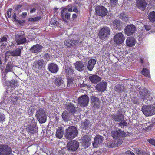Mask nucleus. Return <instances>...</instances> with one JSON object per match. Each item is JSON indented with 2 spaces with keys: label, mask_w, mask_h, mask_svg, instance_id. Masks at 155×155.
Returning <instances> with one entry per match:
<instances>
[{
  "label": "nucleus",
  "mask_w": 155,
  "mask_h": 155,
  "mask_svg": "<svg viewBox=\"0 0 155 155\" xmlns=\"http://www.w3.org/2000/svg\"><path fill=\"white\" fill-rule=\"evenodd\" d=\"M64 134V130L61 127H59L56 132V137L59 138H61L62 137Z\"/></svg>",
  "instance_id": "obj_32"
},
{
  "label": "nucleus",
  "mask_w": 155,
  "mask_h": 155,
  "mask_svg": "<svg viewBox=\"0 0 155 155\" xmlns=\"http://www.w3.org/2000/svg\"><path fill=\"white\" fill-rule=\"evenodd\" d=\"M65 72L66 73L67 76L71 75L73 74L74 70L72 67H67L65 70Z\"/></svg>",
  "instance_id": "obj_41"
},
{
  "label": "nucleus",
  "mask_w": 155,
  "mask_h": 155,
  "mask_svg": "<svg viewBox=\"0 0 155 155\" xmlns=\"http://www.w3.org/2000/svg\"><path fill=\"white\" fill-rule=\"evenodd\" d=\"M13 19L14 20L15 22L16 21V20H18L16 18V15L15 13L13 15Z\"/></svg>",
  "instance_id": "obj_63"
},
{
  "label": "nucleus",
  "mask_w": 155,
  "mask_h": 155,
  "mask_svg": "<svg viewBox=\"0 0 155 155\" xmlns=\"http://www.w3.org/2000/svg\"><path fill=\"white\" fill-rule=\"evenodd\" d=\"M131 102L132 104H138L139 103L138 98L136 97H132Z\"/></svg>",
  "instance_id": "obj_46"
},
{
  "label": "nucleus",
  "mask_w": 155,
  "mask_h": 155,
  "mask_svg": "<svg viewBox=\"0 0 155 155\" xmlns=\"http://www.w3.org/2000/svg\"><path fill=\"white\" fill-rule=\"evenodd\" d=\"M25 33L22 31H17L15 35V41L17 45L25 43L27 40L25 35Z\"/></svg>",
  "instance_id": "obj_2"
},
{
  "label": "nucleus",
  "mask_w": 155,
  "mask_h": 155,
  "mask_svg": "<svg viewBox=\"0 0 155 155\" xmlns=\"http://www.w3.org/2000/svg\"><path fill=\"white\" fill-rule=\"evenodd\" d=\"M48 68L49 71L53 73H56L59 70L58 65L54 63L49 64L48 65Z\"/></svg>",
  "instance_id": "obj_23"
},
{
  "label": "nucleus",
  "mask_w": 155,
  "mask_h": 155,
  "mask_svg": "<svg viewBox=\"0 0 155 155\" xmlns=\"http://www.w3.org/2000/svg\"><path fill=\"white\" fill-rule=\"evenodd\" d=\"M6 14L8 17L10 18L11 16V10L10 9H8L6 12Z\"/></svg>",
  "instance_id": "obj_55"
},
{
  "label": "nucleus",
  "mask_w": 155,
  "mask_h": 155,
  "mask_svg": "<svg viewBox=\"0 0 155 155\" xmlns=\"http://www.w3.org/2000/svg\"><path fill=\"white\" fill-rule=\"evenodd\" d=\"M111 136L114 139L118 140L119 139H124L126 136V133L121 129H118L117 130L112 131L111 132Z\"/></svg>",
  "instance_id": "obj_5"
},
{
  "label": "nucleus",
  "mask_w": 155,
  "mask_h": 155,
  "mask_svg": "<svg viewBox=\"0 0 155 155\" xmlns=\"http://www.w3.org/2000/svg\"><path fill=\"white\" fill-rule=\"evenodd\" d=\"M43 61L42 60H38L36 63V67L37 68H41L42 67Z\"/></svg>",
  "instance_id": "obj_45"
},
{
  "label": "nucleus",
  "mask_w": 155,
  "mask_h": 155,
  "mask_svg": "<svg viewBox=\"0 0 155 155\" xmlns=\"http://www.w3.org/2000/svg\"><path fill=\"white\" fill-rule=\"evenodd\" d=\"M96 62V60L93 59H91L88 61L87 67L90 71H92Z\"/></svg>",
  "instance_id": "obj_30"
},
{
  "label": "nucleus",
  "mask_w": 155,
  "mask_h": 155,
  "mask_svg": "<svg viewBox=\"0 0 155 155\" xmlns=\"http://www.w3.org/2000/svg\"><path fill=\"white\" fill-rule=\"evenodd\" d=\"M108 146L109 147L111 148L117 147L116 143L113 142H110L109 143V144H108Z\"/></svg>",
  "instance_id": "obj_52"
},
{
  "label": "nucleus",
  "mask_w": 155,
  "mask_h": 155,
  "mask_svg": "<svg viewBox=\"0 0 155 155\" xmlns=\"http://www.w3.org/2000/svg\"><path fill=\"white\" fill-rule=\"evenodd\" d=\"M90 81L93 83L96 84L101 80V78L97 75H94L89 77Z\"/></svg>",
  "instance_id": "obj_29"
},
{
  "label": "nucleus",
  "mask_w": 155,
  "mask_h": 155,
  "mask_svg": "<svg viewBox=\"0 0 155 155\" xmlns=\"http://www.w3.org/2000/svg\"><path fill=\"white\" fill-rule=\"evenodd\" d=\"M135 153L137 154L140 155H147V153L144 150L140 148H136L135 149Z\"/></svg>",
  "instance_id": "obj_33"
},
{
  "label": "nucleus",
  "mask_w": 155,
  "mask_h": 155,
  "mask_svg": "<svg viewBox=\"0 0 155 155\" xmlns=\"http://www.w3.org/2000/svg\"><path fill=\"white\" fill-rule=\"evenodd\" d=\"M63 82V81L61 77H57L55 79L54 84L57 86H59Z\"/></svg>",
  "instance_id": "obj_38"
},
{
  "label": "nucleus",
  "mask_w": 155,
  "mask_h": 155,
  "mask_svg": "<svg viewBox=\"0 0 155 155\" xmlns=\"http://www.w3.org/2000/svg\"><path fill=\"white\" fill-rule=\"evenodd\" d=\"M4 116L0 114V122H2L4 120Z\"/></svg>",
  "instance_id": "obj_59"
},
{
  "label": "nucleus",
  "mask_w": 155,
  "mask_h": 155,
  "mask_svg": "<svg viewBox=\"0 0 155 155\" xmlns=\"http://www.w3.org/2000/svg\"><path fill=\"white\" fill-rule=\"evenodd\" d=\"M124 139H118L117 142L116 143L117 147L120 145L122 144L123 143V141L122 140H123Z\"/></svg>",
  "instance_id": "obj_53"
},
{
  "label": "nucleus",
  "mask_w": 155,
  "mask_h": 155,
  "mask_svg": "<svg viewBox=\"0 0 155 155\" xmlns=\"http://www.w3.org/2000/svg\"><path fill=\"white\" fill-rule=\"evenodd\" d=\"M67 110L68 111L70 114H74L76 112V108L72 103H70L66 105V106Z\"/></svg>",
  "instance_id": "obj_21"
},
{
  "label": "nucleus",
  "mask_w": 155,
  "mask_h": 155,
  "mask_svg": "<svg viewBox=\"0 0 155 155\" xmlns=\"http://www.w3.org/2000/svg\"><path fill=\"white\" fill-rule=\"evenodd\" d=\"M118 124V125L119 126L124 127L127 126V123L125 120L123 119Z\"/></svg>",
  "instance_id": "obj_47"
},
{
  "label": "nucleus",
  "mask_w": 155,
  "mask_h": 155,
  "mask_svg": "<svg viewBox=\"0 0 155 155\" xmlns=\"http://www.w3.org/2000/svg\"><path fill=\"white\" fill-rule=\"evenodd\" d=\"M36 10V8H32L31 9L30 12L31 14L32 13L34 12H35Z\"/></svg>",
  "instance_id": "obj_61"
},
{
  "label": "nucleus",
  "mask_w": 155,
  "mask_h": 155,
  "mask_svg": "<svg viewBox=\"0 0 155 155\" xmlns=\"http://www.w3.org/2000/svg\"><path fill=\"white\" fill-rule=\"evenodd\" d=\"M90 122L87 119L85 120L84 122L81 123V126L84 129H87L89 126Z\"/></svg>",
  "instance_id": "obj_36"
},
{
  "label": "nucleus",
  "mask_w": 155,
  "mask_h": 155,
  "mask_svg": "<svg viewBox=\"0 0 155 155\" xmlns=\"http://www.w3.org/2000/svg\"><path fill=\"white\" fill-rule=\"evenodd\" d=\"M78 133V130L75 127L70 126L65 131V137L68 139H73L77 136Z\"/></svg>",
  "instance_id": "obj_1"
},
{
  "label": "nucleus",
  "mask_w": 155,
  "mask_h": 155,
  "mask_svg": "<svg viewBox=\"0 0 155 155\" xmlns=\"http://www.w3.org/2000/svg\"><path fill=\"white\" fill-rule=\"evenodd\" d=\"M27 15V12H22L21 14V17L22 18H23L26 17Z\"/></svg>",
  "instance_id": "obj_58"
},
{
  "label": "nucleus",
  "mask_w": 155,
  "mask_h": 155,
  "mask_svg": "<svg viewBox=\"0 0 155 155\" xmlns=\"http://www.w3.org/2000/svg\"><path fill=\"white\" fill-rule=\"evenodd\" d=\"M136 5L139 8L143 11L146 7L147 3L145 0H137Z\"/></svg>",
  "instance_id": "obj_20"
},
{
  "label": "nucleus",
  "mask_w": 155,
  "mask_h": 155,
  "mask_svg": "<svg viewBox=\"0 0 155 155\" xmlns=\"http://www.w3.org/2000/svg\"><path fill=\"white\" fill-rule=\"evenodd\" d=\"M150 96L149 92L145 88H143L140 89L139 92L140 98L143 100L147 99Z\"/></svg>",
  "instance_id": "obj_14"
},
{
  "label": "nucleus",
  "mask_w": 155,
  "mask_h": 155,
  "mask_svg": "<svg viewBox=\"0 0 155 155\" xmlns=\"http://www.w3.org/2000/svg\"><path fill=\"white\" fill-rule=\"evenodd\" d=\"M118 0H110V3L111 5H115L117 3Z\"/></svg>",
  "instance_id": "obj_56"
},
{
  "label": "nucleus",
  "mask_w": 155,
  "mask_h": 155,
  "mask_svg": "<svg viewBox=\"0 0 155 155\" xmlns=\"http://www.w3.org/2000/svg\"><path fill=\"white\" fill-rule=\"evenodd\" d=\"M113 26L116 30L119 31L123 28V22L120 20L116 19L113 21Z\"/></svg>",
  "instance_id": "obj_17"
},
{
  "label": "nucleus",
  "mask_w": 155,
  "mask_h": 155,
  "mask_svg": "<svg viewBox=\"0 0 155 155\" xmlns=\"http://www.w3.org/2000/svg\"><path fill=\"white\" fill-rule=\"evenodd\" d=\"M50 24L52 25L57 26L58 25V23L55 18H52L50 22Z\"/></svg>",
  "instance_id": "obj_48"
},
{
  "label": "nucleus",
  "mask_w": 155,
  "mask_h": 155,
  "mask_svg": "<svg viewBox=\"0 0 155 155\" xmlns=\"http://www.w3.org/2000/svg\"><path fill=\"white\" fill-rule=\"evenodd\" d=\"M148 18L150 21L154 22L155 21V12L153 11L150 12L148 15Z\"/></svg>",
  "instance_id": "obj_37"
},
{
  "label": "nucleus",
  "mask_w": 155,
  "mask_h": 155,
  "mask_svg": "<svg viewBox=\"0 0 155 155\" xmlns=\"http://www.w3.org/2000/svg\"><path fill=\"white\" fill-rule=\"evenodd\" d=\"M34 123V124L31 125H28L26 128L30 135L36 134L38 133V127L35 121Z\"/></svg>",
  "instance_id": "obj_10"
},
{
  "label": "nucleus",
  "mask_w": 155,
  "mask_h": 155,
  "mask_svg": "<svg viewBox=\"0 0 155 155\" xmlns=\"http://www.w3.org/2000/svg\"><path fill=\"white\" fill-rule=\"evenodd\" d=\"M62 117L64 121H68L69 118V113L67 111H64L62 114Z\"/></svg>",
  "instance_id": "obj_40"
},
{
  "label": "nucleus",
  "mask_w": 155,
  "mask_h": 155,
  "mask_svg": "<svg viewBox=\"0 0 155 155\" xmlns=\"http://www.w3.org/2000/svg\"><path fill=\"white\" fill-rule=\"evenodd\" d=\"M17 82L14 80H12L9 82L8 84L12 88H15L17 84Z\"/></svg>",
  "instance_id": "obj_43"
},
{
  "label": "nucleus",
  "mask_w": 155,
  "mask_h": 155,
  "mask_svg": "<svg viewBox=\"0 0 155 155\" xmlns=\"http://www.w3.org/2000/svg\"><path fill=\"white\" fill-rule=\"evenodd\" d=\"M110 34V30L109 28L105 26L99 31L98 36L99 38L101 40H104L107 38Z\"/></svg>",
  "instance_id": "obj_3"
},
{
  "label": "nucleus",
  "mask_w": 155,
  "mask_h": 155,
  "mask_svg": "<svg viewBox=\"0 0 155 155\" xmlns=\"http://www.w3.org/2000/svg\"><path fill=\"white\" fill-rule=\"evenodd\" d=\"M79 145V143L77 141L73 140L70 141L68 143L67 147L69 150L74 151L78 149Z\"/></svg>",
  "instance_id": "obj_12"
},
{
  "label": "nucleus",
  "mask_w": 155,
  "mask_h": 155,
  "mask_svg": "<svg viewBox=\"0 0 155 155\" xmlns=\"http://www.w3.org/2000/svg\"><path fill=\"white\" fill-rule=\"evenodd\" d=\"M95 12L98 16L103 17L107 15L108 11L105 7L103 6H99L96 8Z\"/></svg>",
  "instance_id": "obj_13"
},
{
  "label": "nucleus",
  "mask_w": 155,
  "mask_h": 155,
  "mask_svg": "<svg viewBox=\"0 0 155 155\" xmlns=\"http://www.w3.org/2000/svg\"><path fill=\"white\" fill-rule=\"evenodd\" d=\"M36 116L39 122L43 123L46 120V116L45 111L42 109H38L37 111Z\"/></svg>",
  "instance_id": "obj_7"
},
{
  "label": "nucleus",
  "mask_w": 155,
  "mask_h": 155,
  "mask_svg": "<svg viewBox=\"0 0 155 155\" xmlns=\"http://www.w3.org/2000/svg\"><path fill=\"white\" fill-rule=\"evenodd\" d=\"M136 27L133 24L127 25L124 28V31L125 34L127 36L132 35L136 31Z\"/></svg>",
  "instance_id": "obj_11"
},
{
  "label": "nucleus",
  "mask_w": 155,
  "mask_h": 155,
  "mask_svg": "<svg viewBox=\"0 0 155 155\" xmlns=\"http://www.w3.org/2000/svg\"><path fill=\"white\" fill-rule=\"evenodd\" d=\"M68 8H64L61 11V16L64 21L67 22V20H69L70 18V13L68 12Z\"/></svg>",
  "instance_id": "obj_15"
},
{
  "label": "nucleus",
  "mask_w": 155,
  "mask_h": 155,
  "mask_svg": "<svg viewBox=\"0 0 155 155\" xmlns=\"http://www.w3.org/2000/svg\"><path fill=\"white\" fill-rule=\"evenodd\" d=\"M79 42L78 40L74 39H68L66 40L64 42V44L65 46L70 47L74 45H76V43Z\"/></svg>",
  "instance_id": "obj_25"
},
{
  "label": "nucleus",
  "mask_w": 155,
  "mask_h": 155,
  "mask_svg": "<svg viewBox=\"0 0 155 155\" xmlns=\"http://www.w3.org/2000/svg\"><path fill=\"white\" fill-rule=\"evenodd\" d=\"M22 6V5H17L15 8V10H18V9H19Z\"/></svg>",
  "instance_id": "obj_62"
},
{
  "label": "nucleus",
  "mask_w": 155,
  "mask_h": 155,
  "mask_svg": "<svg viewBox=\"0 0 155 155\" xmlns=\"http://www.w3.org/2000/svg\"><path fill=\"white\" fill-rule=\"evenodd\" d=\"M41 18V17L40 16L34 18H30L28 19V20L30 21L36 22L40 20Z\"/></svg>",
  "instance_id": "obj_44"
},
{
  "label": "nucleus",
  "mask_w": 155,
  "mask_h": 155,
  "mask_svg": "<svg viewBox=\"0 0 155 155\" xmlns=\"http://www.w3.org/2000/svg\"><path fill=\"white\" fill-rule=\"evenodd\" d=\"M91 104L94 108L97 109L100 107V102L99 99L95 96H92L91 97Z\"/></svg>",
  "instance_id": "obj_18"
},
{
  "label": "nucleus",
  "mask_w": 155,
  "mask_h": 155,
  "mask_svg": "<svg viewBox=\"0 0 155 155\" xmlns=\"http://www.w3.org/2000/svg\"><path fill=\"white\" fill-rule=\"evenodd\" d=\"M135 39L133 37H128L127 38L126 41V45L127 46L131 47L135 45Z\"/></svg>",
  "instance_id": "obj_27"
},
{
  "label": "nucleus",
  "mask_w": 155,
  "mask_h": 155,
  "mask_svg": "<svg viewBox=\"0 0 155 155\" xmlns=\"http://www.w3.org/2000/svg\"><path fill=\"white\" fill-rule=\"evenodd\" d=\"M76 68L80 71L84 70V66L83 63L81 61H77L75 64Z\"/></svg>",
  "instance_id": "obj_31"
},
{
  "label": "nucleus",
  "mask_w": 155,
  "mask_h": 155,
  "mask_svg": "<svg viewBox=\"0 0 155 155\" xmlns=\"http://www.w3.org/2000/svg\"><path fill=\"white\" fill-rule=\"evenodd\" d=\"M147 141L149 142V143L155 147V139L153 138L148 139L147 140Z\"/></svg>",
  "instance_id": "obj_51"
},
{
  "label": "nucleus",
  "mask_w": 155,
  "mask_h": 155,
  "mask_svg": "<svg viewBox=\"0 0 155 155\" xmlns=\"http://www.w3.org/2000/svg\"><path fill=\"white\" fill-rule=\"evenodd\" d=\"M141 110L143 114L146 116H151L155 114V107L151 105L143 106Z\"/></svg>",
  "instance_id": "obj_4"
},
{
  "label": "nucleus",
  "mask_w": 155,
  "mask_h": 155,
  "mask_svg": "<svg viewBox=\"0 0 155 155\" xmlns=\"http://www.w3.org/2000/svg\"><path fill=\"white\" fill-rule=\"evenodd\" d=\"M125 39V37L124 35L121 32H119L115 35L113 41L116 44L120 45L124 42Z\"/></svg>",
  "instance_id": "obj_8"
},
{
  "label": "nucleus",
  "mask_w": 155,
  "mask_h": 155,
  "mask_svg": "<svg viewBox=\"0 0 155 155\" xmlns=\"http://www.w3.org/2000/svg\"><path fill=\"white\" fill-rule=\"evenodd\" d=\"M50 58V54L48 53H46L45 54L44 58L45 60L48 61L49 60Z\"/></svg>",
  "instance_id": "obj_50"
},
{
  "label": "nucleus",
  "mask_w": 155,
  "mask_h": 155,
  "mask_svg": "<svg viewBox=\"0 0 155 155\" xmlns=\"http://www.w3.org/2000/svg\"><path fill=\"white\" fill-rule=\"evenodd\" d=\"M43 47L39 44L33 45L29 49L31 52L33 53H38L41 51Z\"/></svg>",
  "instance_id": "obj_16"
},
{
  "label": "nucleus",
  "mask_w": 155,
  "mask_h": 155,
  "mask_svg": "<svg viewBox=\"0 0 155 155\" xmlns=\"http://www.w3.org/2000/svg\"><path fill=\"white\" fill-rule=\"evenodd\" d=\"M73 11L76 13H78V9L77 7H75L73 9Z\"/></svg>",
  "instance_id": "obj_64"
},
{
  "label": "nucleus",
  "mask_w": 155,
  "mask_h": 155,
  "mask_svg": "<svg viewBox=\"0 0 155 155\" xmlns=\"http://www.w3.org/2000/svg\"><path fill=\"white\" fill-rule=\"evenodd\" d=\"M107 83L106 82H101L95 87L96 89L100 92H103L106 90Z\"/></svg>",
  "instance_id": "obj_19"
},
{
  "label": "nucleus",
  "mask_w": 155,
  "mask_h": 155,
  "mask_svg": "<svg viewBox=\"0 0 155 155\" xmlns=\"http://www.w3.org/2000/svg\"><path fill=\"white\" fill-rule=\"evenodd\" d=\"M119 18H120L124 20L127 19V17L126 15L124 13H122L120 14Z\"/></svg>",
  "instance_id": "obj_49"
},
{
  "label": "nucleus",
  "mask_w": 155,
  "mask_h": 155,
  "mask_svg": "<svg viewBox=\"0 0 155 155\" xmlns=\"http://www.w3.org/2000/svg\"><path fill=\"white\" fill-rule=\"evenodd\" d=\"M141 73L146 77L148 78H150L149 70L147 68H143L141 71Z\"/></svg>",
  "instance_id": "obj_34"
},
{
  "label": "nucleus",
  "mask_w": 155,
  "mask_h": 155,
  "mask_svg": "<svg viewBox=\"0 0 155 155\" xmlns=\"http://www.w3.org/2000/svg\"><path fill=\"white\" fill-rule=\"evenodd\" d=\"M7 41V38L6 37L3 36L0 39V42H3L4 41Z\"/></svg>",
  "instance_id": "obj_57"
},
{
  "label": "nucleus",
  "mask_w": 155,
  "mask_h": 155,
  "mask_svg": "<svg viewBox=\"0 0 155 155\" xmlns=\"http://www.w3.org/2000/svg\"><path fill=\"white\" fill-rule=\"evenodd\" d=\"M115 121L120 122L124 119V116L122 113H117V114H113L111 116Z\"/></svg>",
  "instance_id": "obj_22"
},
{
  "label": "nucleus",
  "mask_w": 155,
  "mask_h": 155,
  "mask_svg": "<svg viewBox=\"0 0 155 155\" xmlns=\"http://www.w3.org/2000/svg\"><path fill=\"white\" fill-rule=\"evenodd\" d=\"M12 152L11 148L8 145L0 144V155H11Z\"/></svg>",
  "instance_id": "obj_6"
},
{
  "label": "nucleus",
  "mask_w": 155,
  "mask_h": 155,
  "mask_svg": "<svg viewBox=\"0 0 155 155\" xmlns=\"http://www.w3.org/2000/svg\"><path fill=\"white\" fill-rule=\"evenodd\" d=\"M13 67V65L11 62H8L6 65L5 69V72L6 74L10 72H12Z\"/></svg>",
  "instance_id": "obj_35"
},
{
  "label": "nucleus",
  "mask_w": 155,
  "mask_h": 155,
  "mask_svg": "<svg viewBox=\"0 0 155 155\" xmlns=\"http://www.w3.org/2000/svg\"><path fill=\"white\" fill-rule=\"evenodd\" d=\"M124 89V86L120 84L116 85L114 88L115 91L119 92L123 91Z\"/></svg>",
  "instance_id": "obj_39"
},
{
  "label": "nucleus",
  "mask_w": 155,
  "mask_h": 155,
  "mask_svg": "<svg viewBox=\"0 0 155 155\" xmlns=\"http://www.w3.org/2000/svg\"><path fill=\"white\" fill-rule=\"evenodd\" d=\"M67 85L69 87L70 85L73 84L74 78L67 76Z\"/></svg>",
  "instance_id": "obj_42"
},
{
  "label": "nucleus",
  "mask_w": 155,
  "mask_h": 155,
  "mask_svg": "<svg viewBox=\"0 0 155 155\" xmlns=\"http://www.w3.org/2000/svg\"><path fill=\"white\" fill-rule=\"evenodd\" d=\"M144 28L147 31L149 30L150 29V26L147 25H144Z\"/></svg>",
  "instance_id": "obj_60"
},
{
  "label": "nucleus",
  "mask_w": 155,
  "mask_h": 155,
  "mask_svg": "<svg viewBox=\"0 0 155 155\" xmlns=\"http://www.w3.org/2000/svg\"><path fill=\"white\" fill-rule=\"evenodd\" d=\"M15 22L19 24L20 25H23V24L25 23V20H16Z\"/></svg>",
  "instance_id": "obj_54"
},
{
  "label": "nucleus",
  "mask_w": 155,
  "mask_h": 155,
  "mask_svg": "<svg viewBox=\"0 0 155 155\" xmlns=\"http://www.w3.org/2000/svg\"><path fill=\"white\" fill-rule=\"evenodd\" d=\"M91 139L87 136H85L82 140V145L84 148H87L90 145V141Z\"/></svg>",
  "instance_id": "obj_24"
},
{
  "label": "nucleus",
  "mask_w": 155,
  "mask_h": 155,
  "mask_svg": "<svg viewBox=\"0 0 155 155\" xmlns=\"http://www.w3.org/2000/svg\"><path fill=\"white\" fill-rule=\"evenodd\" d=\"M23 49V47L21 48H17L14 50L11 51L10 53L11 55L13 56H20L21 52V50Z\"/></svg>",
  "instance_id": "obj_28"
},
{
  "label": "nucleus",
  "mask_w": 155,
  "mask_h": 155,
  "mask_svg": "<svg viewBox=\"0 0 155 155\" xmlns=\"http://www.w3.org/2000/svg\"><path fill=\"white\" fill-rule=\"evenodd\" d=\"M78 102L81 106H87L89 102V97L86 94L81 96L78 98Z\"/></svg>",
  "instance_id": "obj_9"
},
{
  "label": "nucleus",
  "mask_w": 155,
  "mask_h": 155,
  "mask_svg": "<svg viewBox=\"0 0 155 155\" xmlns=\"http://www.w3.org/2000/svg\"><path fill=\"white\" fill-rule=\"evenodd\" d=\"M103 140V137L102 136L97 135L94 138V142L93 143L94 146L95 145H98L102 143Z\"/></svg>",
  "instance_id": "obj_26"
}]
</instances>
